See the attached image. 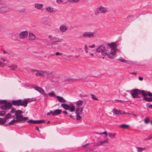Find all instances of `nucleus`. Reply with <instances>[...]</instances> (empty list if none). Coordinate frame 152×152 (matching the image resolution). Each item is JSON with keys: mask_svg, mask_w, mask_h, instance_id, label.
Listing matches in <instances>:
<instances>
[{"mask_svg": "<svg viewBox=\"0 0 152 152\" xmlns=\"http://www.w3.org/2000/svg\"><path fill=\"white\" fill-rule=\"evenodd\" d=\"M116 45L115 42L108 43L105 50L104 51L105 47L102 45L98 48L96 51L97 52H101L103 55L107 56L110 58L113 59L115 57L116 52L118 50L116 47Z\"/></svg>", "mask_w": 152, "mask_h": 152, "instance_id": "obj_1", "label": "nucleus"}, {"mask_svg": "<svg viewBox=\"0 0 152 152\" xmlns=\"http://www.w3.org/2000/svg\"><path fill=\"white\" fill-rule=\"evenodd\" d=\"M131 94L133 98H137L141 100L152 102V93L144 90L135 89L132 90Z\"/></svg>", "mask_w": 152, "mask_h": 152, "instance_id": "obj_2", "label": "nucleus"}, {"mask_svg": "<svg viewBox=\"0 0 152 152\" xmlns=\"http://www.w3.org/2000/svg\"><path fill=\"white\" fill-rule=\"evenodd\" d=\"M108 8L102 6H99L95 9L94 13L96 15L100 13L105 14L108 12Z\"/></svg>", "mask_w": 152, "mask_h": 152, "instance_id": "obj_3", "label": "nucleus"}, {"mask_svg": "<svg viewBox=\"0 0 152 152\" xmlns=\"http://www.w3.org/2000/svg\"><path fill=\"white\" fill-rule=\"evenodd\" d=\"M0 104H2L0 107V108L5 110L10 109L12 106V104L7 103V100H0Z\"/></svg>", "mask_w": 152, "mask_h": 152, "instance_id": "obj_4", "label": "nucleus"}, {"mask_svg": "<svg viewBox=\"0 0 152 152\" xmlns=\"http://www.w3.org/2000/svg\"><path fill=\"white\" fill-rule=\"evenodd\" d=\"M9 6L5 3H0V13L8 12L10 10Z\"/></svg>", "mask_w": 152, "mask_h": 152, "instance_id": "obj_5", "label": "nucleus"}, {"mask_svg": "<svg viewBox=\"0 0 152 152\" xmlns=\"http://www.w3.org/2000/svg\"><path fill=\"white\" fill-rule=\"evenodd\" d=\"M49 38H51L50 41H52L51 45L52 46L57 45L58 43L61 42L63 41V39L55 37H51L50 36H49Z\"/></svg>", "mask_w": 152, "mask_h": 152, "instance_id": "obj_6", "label": "nucleus"}, {"mask_svg": "<svg viewBox=\"0 0 152 152\" xmlns=\"http://www.w3.org/2000/svg\"><path fill=\"white\" fill-rule=\"evenodd\" d=\"M95 32L91 31H85L83 34V36L85 38H92L94 37Z\"/></svg>", "mask_w": 152, "mask_h": 152, "instance_id": "obj_7", "label": "nucleus"}, {"mask_svg": "<svg viewBox=\"0 0 152 152\" xmlns=\"http://www.w3.org/2000/svg\"><path fill=\"white\" fill-rule=\"evenodd\" d=\"M61 110L59 109H56L54 110V111H50V112L48 113H47V115H49L51 114L53 116L57 115L58 114H60L61 113Z\"/></svg>", "mask_w": 152, "mask_h": 152, "instance_id": "obj_8", "label": "nucleus"}, {"mask_svg": "<svg viewBox=\"0 0 152 152\" xmlns=\"http://www.w3.org/2000/svg\"><path fill=\"white\" fill-rule=\"evenodd\" d=\"M36 75L37 76H38L39 75H43L44 74L46 73L47 75L50 74H51V72H48L47 71H42L40 70H37L36 71Z\"/></svg>", "mask_w": 152, "mask_h": 152, "instance_id": "obj_9", "label": "nucleus"}, {"mask_svg": "<svg viewBox=\"0 0 152 152\" xmlns=\"http://www.w3.org/2000/svg\"><path fill=\"white\" fill-rule=\"evenodd\" d=\"M68 29V27L64 24L60 25L59 27V29L60 31L62 33H64Z\"/></svg>", "mask_w": 152, "mask_h": 152, "instance_id": "obj_10", "label": "nucleus"}, {"mask_svg": "<svg viewBox=\"0 0 152 152\" xmlns=\"http://www.w3.org/2000/svg\"><path fill=\"white\" fill-rule=\"evenodd\" d=\"M29 100L28 99H24L23 100L21 99V101L20 102V106H23L24 107L27 106V104Z\"/></svg>", "mask_w": 152, "mask_h": 152, "instance_id": "obj_11", "label": "nucleus"}, {"mask_svg": "<svg viewBox=\"0 0 152 152\" xmlns=\"http://www.w3.org/2000/svg\"><path fill=\"white\" fill-rule=\"evenodd\" d=\"M28 34V32L24 31L21 32L19 35V37L21 39H24L26 38Z\"/></svg>", "mask_w": 152, "mask_h": 152, "instance_id": "obj_12", "label": "nucleus"}, {"mask_svg": "<svg viewBox=\"0 0 152 152\" xmlns=\"http://www.w3.org/2000/svg\"><path fill=\"white\" fill-rule=\"evenodd\" d=\"M33 88L42 94H44L45 91L42 88L38 86H33Z\"/></svg>", "mask_w": 152, "mask_h": 152, "instance_id": "obj_13", "label": "nucleus"}, {"mask_svg": "<svg viewBox=\"0 0 152 152\" xmlns=\"http://www.w3.org/2000/svg\"><path fill=\"white\" fill-rule=\"evenodd\" d=\"M83 107H82L80 108L77 107L76 108L75 110V114H81L82 112Z\"/></svg>", "mask_w": 152, "mask_h": 152, "instance_id": "obj_14", "label": "nucleus"}, {"mask_svg": "<svg viewBox=\"0 0 152 152\" xmlns=\"http://www.w3.org/2000/svg\"><path fill=\"white\" fill-rule=\"evenodd\" d=\"M29 39L30 40H34L36 39V36L31 32L29 33Z\"/></svg>", "mask_w": 152, "mask_h": 152, "instance_id": "obj_15", "label": "nucleus"}, {"mask_svg": "<svg viewBox=\"0 0 152 152\" xmlns=\"http://www.w3.org/2000/svg\"><path fill=\"white\" fill-rule=\"evenodd\" d=\"M19 115V116L20 119L18 121V122H19V123H20L22 122L23 121H25L28 119V118L27 117H24L23 118V116L22 115Z\"/></svg>", "mask_w": 152, "mask_h": 152, "instance_id": "obj_16", "label": "nucleus"}, {"mask_svg": "<svg viewBox=\"0 0 152 152\" xmlns=\"http://www.w3.org/2000/svg\"><path fill=\"white\" fill-rule=\"evenodd\" d=\"M109 144V142L107 140H105L103 141H101L98 142V145H100L102 144H104V146H107Z\"/></svg>", "mask_w": 152, "mask_h": 152, "instance_id": "obj_17", "label": "nucleus"}, {"mask_svg": "<svg viewBox=\"0 0 152 152\" xmlns=\"http://www.w3.org/2000/svg\"><path fill=\"white\" fill-rule=\"evenodd\" d=\"M21 101V99H19L18 100H13L12 101V104L13 105H17L18 106H20V102Z\"/></svg>", "mask_w": 152, "mask_h": 152, "instance_id": "obj_18", "label": "nucleus"}, {"mask_svg": "<svg viewBox=\"0 0 152 152\" xmlns=\"http://www.w3.org/2000/svg\"><path fill=\"white\" fill-rule=\"evenodd\" d=\"M43 4L39 3H35L34 7L35 8L38 10H40L43 7Z\"/></svg>", "mask_w": 152, "mask_h": 152, "instance_id": "obj_19", "label": "nucleus"}, {"mask_svg": "<svg viewBox=\"0 0 152 152\" xmlns=\"http://www.w3.org/2000/svg\"><path fill=\"white\" fill-rule=\"evenodd\" d=\"M58 101L60 102H66V100L63 97L59 96H56Z\"/></svg>", "mask_w": 152, "mask_h": 152, "instance_id": "obj_20", "label": "nucleus"}, {"mask_svg": "<svg viewBox=\"0 0 152 152\" xmlns=\"http://www.w3.org/2000/svg\"><path fill=\"white\" fill-rule=\"evenodd\" d=\"M17 120H15V119H14L9 123L7 124H4V125L7 126L8 125H13L15 124L18 123V122H17Z\"/></svg>", "mask_w": 152, "mask_h": 152, "instance_id": "obj_21", "label": "nucleus"}, {"mask_svg": "<svg viewBox=\"0 0 152 152\" xmlns=\"http://www.w3.org/2000/svg\"><path fill=\"white\" fill-rule=\"evenodd\" d=\"M45 9L48 12H52L53 11V8L50 6H47L45 7Z\"/></svg>", "mask_w": 152, "mask_h": 152, "instance_id": "obj_22", "label": "nucleus"}, {"mask_svg": "<svg viewBox=\"0 0 152 152\" xmlns=\"http://www.w3.org/2000/svg\"><path fill=\"white\" fill-rule=\"evenodd\" d=\"M80 79H73L71 78H68L65 80V81L66 82H72L75 81L77 80H80Z\"/></svg>", "mask_w": 152, "mask_h": 152, "instance_id": "obj_23", "label": "nucleus"}, {"mask_svg": "<svg viewBox=\"0 0 152 152\" xmlns=\"http://www.w3.org/2000/svg\"><path fill=\"white\" fill-rule=\"evenodd\" d=\"M61 106L66 110H69L70 108V105L67 104H61Z\"/></svg>", "mask_w": 152, "mask_h": 152, "instance_id": "obj_24", "label": "nucleus"}, {"mask_svg": "<svg viewBox=\"0 0 152 152\" xmlns=\"http://www.w3.org/2000/svg\"><path fill=\"white\" fill-rule=\"evenodd\" d=\"M83 103V102L81 100H79L76 102V105L77 107H80L81 105H82Z\"/></svg>", "mask_w": 152, "mask_h": 152, "instance_id": "obj_25", "label": "nucleus"}, {"mask_svg": "<svg viewBox=\"0 0 152 152\" xmlns=\"http://www.w3.org/2000/svg\"><path fill=\"white\" fill-rule=\"evenodd\" d=\"M136 148H137V152H142L143 151L146 149L145 148H140L138 147H136Z\"/></svg>", "mask_w": 152, "mask_h": 152, "instance_id": "obj_26", "label": "nucleus"}, {"mask_svg": "<svg viewBox=\"0 0 152 152\" xmlns=\"http://www.w3.org/2000/svg\"><path fill=\"white\" fill-rule=\"evenodd\" d=\"M18 66L16 64H12L11 66H8V67L10 68L11 70H15V68H17Z\"/></svg>", "mask_w": 152, "mask_h": 152, "instance_id": "obj_27", "label": "nucleus"}, {"mask_svg": "<svg viewBox=\"0 0 152 152\" xmlns=\"http://www.w3.org/2000/svg\"><path fill=\"white\" fill-rule=\"evenodd\" d=\"M117 60H119L122 62L127 64H129V61H128L125 60L122 57L120 58H119Z\"/></svg>", "mask_w": 152, "mask_h": 152, "instance_id": "obj_28", "label": "nucleus"}, {"mask_svg": "<svg viewBox=\"0 0 152 152\" xmlns=\"http://www.w3.org/2000/svg\"><path fill=\"white\" fill-rule=\"evenodd\" d=\"M70 105H71L69 109V111L71 112H74L75 110V107L72 104H70Z\"/></svg>", "mask_w": 152, "mask_h": 152, "instance_id": "obj_29", "label": "nucleus"}, {"mask_svg": "<svg viewBox=\"0 0 152 152\" xmlns=\"http://www.w3.org/2000/svg\"><path fill=\"white\" fill-rule=\"evenodd\" d=\"M120 127L123 129H126V128H129V125L126 124H121L119 126Z\"/></svg>", "mask_w": 152, "mask_h": 152, "instance_id": "obj_30", "label": "nucleus"}, {"mask_svg": "<svg viewBox=\"0 0 152 152\" xmlns=\"http://www.w3.org/2000/svg\"><path fill=\"white\" fill-rule=\"evenodd\" d=\"M113 113L116 115L120 114V112L121 110H118L115 109H114L113 110Z\"/></svg>", "mask_w": 152, "mask_h": 152, "instance_id": "obj_31", "label": "nucleus"}, {"mask_svg": "<svg viewBox=\"0 0 152 152\" xmlns=\"http://www.w3.org/2000/svg\"><path fill=\"white\" fill-rule=\"evenodd\" d=\"M23 113V112L20 110H17L15 112V115H19L20 114H22Z\"/></svg>", "mask_w": 152, "mask_h": 152, "instance_id": "obj_32", "label": "nucleus"}, {"mask_svg": "<svg viewBox=\"0 0 152 152\" xmlns=\"http://www.w3.org/2000/svg\"><path fill=\"white\" fill-rule=\"evenodd\" d=\"M27 123H30V124H37V120L31 119L28 121Z\"/></svg>", "mask_w": 152, "mask_h": 152, "instance_id": "obj_33", "label": "nucleus"}, {"mask_svg": "<svg viewBox=\"0 0 152 152\" xmlns=\"http://www.w3.org/2000/svg\"><path fill=\"white\" fill-rule=\"evenodd\" d=\"M6 121L5 119L0 118V124L2 125L4 124Z\"/></svg>", "mask_w": 152, "mask_h": 152, "instance_id": "obj_34", "label": "nucleus"}, {"mask_svg": "<svg viewBox=\"0 0 152 152\" xmlns=\"http://www.w3.org/2000/svg\"><path fill=\"white\" fill-rule=\"evenodd\" d=\"M116 135V134L115 133H114V134H112V133H109V137H110V138H113L114 137H115V135Z\"/></svg>", "mask_w": 152, "mask_h": 152, "instance_id": "obj_35", "label": "nucleus"}, {"mask_svg": "<svg viewBox=\"0 0 152 152\" xmlns=\"http://www.w3.org/2000/svg\"><path fill=\"white\" fill-rule=\"evenodd\" d=\"M91 96V99L94 100H98V99L96 97L95 95L94 94H90Z\"/></svg>", "mask_w": 152, "mask_h": 152, "instance_id": "obj_36", "label": "nucleus"}, {"mask_svg": "<svg viewBox=\"0 0 152 152\" xmlns=\"http://www.w3.org/2000/svg\"><path fill=\"white\" fill-rule=\"evenodd\" d=\"M76 114V119L77 120H79L81 119V117L80 115L81 114Z\"/></svg>", "mask_w": 152, "mask_h": 152, "instance_id": "obj_37", "label": "nucleus"}, {"mask_svg": "<svg viewBox=\"0 0 152 152\" xmlns=\"http://www.w3.org/2000/svg\"><path fill=\"white\" fill-rule=\"evenodd\" d=\"M11 114L8 113L5 116V119H8L11 117Z\"/></svg>", "mask_w": 152, "mask_h": 152, "instance_id": "obj_38", "label": "nucleus"}, {"mask_svg": "<svg viewBox=\"0 0 152 152\" xmlns=\"http://www.w3.org/2000/svg\"><path fill=\"white\" fill-rule=\"evenodd\" d=\"M45 121L43 120H37V124H39L45 122Z\"/></svg>", "mask_w": 152, "mask_h": 152, "instance_id": "obj_39", "label": "nucleus"}, {"mask_svg": "<svg viewBox=\"0 0 152 152\" xmlns=\"http://www.w3.org/2000/svg\"><path fill=\"white\" fill-rule=\"evenodd\" d=\"M48 95L50 96H56L55 93L53 92V91H52L50 93H49L48 94Z\"/></svg>", "mask_w": 152, "mask_h": 152, "instance_id": "obj_40", "label": "nucleus"}, {"mask_svg": "<svg viewBox=\"0 0 152 152\" xmlns=\"http://www.w3.org/2000/svg\"><path fill=\"white\" fill-rule=\"evenodd\" d=\"M6 112L4 111H0V115L3 116L5 114Z\"/></svg>", "mask_w": 152, "mask_h": 152, "instance_id": "obj_41", "label": "nucleus"}, {"mask_svg": "<svg viewBox=\"0 0 152 152\" xmlns=\"http://www.w3.org/2000/svg\"><path fill=\"white\" fill-rule=\"evenodd\" d=\"M42 94L44 96V97H45V99H46L48 98V94L45 93V92H44V94Z\"/></svg>", "mask_w": 152, "mask_h": 152, "instance_id": "obj_42", "label": "nucleus"}, {"mask_svg": "<svg viewBox=\"0 0 152 152\" xmlns=\"http://www.w3.org/2000/svg\"><path fill=\"white\" fill-rule=\"evenodd\" d=\"M144 121L145 124L148 123L149 121V119L148 118H145L144 120Z\"/></svg>", "mask_w": 152, "mask_h": 152, "instance_id": "obj_43", "label": "nucleus"}, {"mask_svg": "<svg viewBox=\"0 0 152 152\" xmlns=\"http://www.w3.org/2000/svg\"><path fill=\"white\" fill-rule=\"evenodd\" d=\"M79 0H69V1L70 2L75 3L78 1Z\"/></svg>", "mask_w": 152, "mask_h": 152, "instance_id": "obj_44", "label": "nucleus"}, {"mask_svg": "<svg viewBox=\"0 0 152 152\" xmlns=\"http://www.w3.org/2000/svg\"><path fill=\"white\" fill-rule=\"evenodd\" d=\"M6 65V64L3 62L0 61V66L3 67Z\"/></svg>", "mask_w": 152, "mask_h": 152, "instance_id": "obj_45", "label": "nucleus"}, {"mask_svg": "<svg viewBox=\"0 0 152 152\" xmlns=\"http://www.w3.org/2000/svg\"><path fill=\"white\" fill-rule=\"evenodd\" d=\"M146 106L147 107H149V108H152V104L149 105L148 103L146 105Z\"/></svg>", "mask_w": 152, "mask_h": 152, "instance_id": "obj_46", "label": "nucleus"}, {"mask_svg": "<svg viewBox=\"0 0 152 152\" xmlns=\"http://www.w3.org/2000/svg\"><path fill=\"white\" fill-rule=\"evenodd\" d=\"M84 49H85V50L86 52V53H88V49L87 45H85Z\"/></svg>", "mask_w": 152, "mask_h": 152, "instance_id": "obj_47", "label": "nucleus"}, {"mask_svg": "<svg viewBox=\"0 0 152 152\" xmlns=\"http://www.w3.org/2000/svg\"><path fill=\"white\" fill-rule=\"evenodd\" d=\"M16 111V110H15V108H12L10 112L12 113H15Z\"/></svg>", "mask_w": 152, "mask_h": 152, "instance_id": "obj_48", "label": "nucleus"}, {"mask_svg": "<svg viewBox=\"0 0 152 152\" xmlns=\"http://www.w3.org/2000/svg\"><path fill=\"white\" fill-rule=\"evenodd\" d=\"M16 116L15 118L16 119V120H17V122L18 123V121L19 119H20V117H19V115H16Z\"/></svg>", "mask_w": 152, "mask_h": 152, "instance_id": "obj_49", "label": "nucleus"}, {"mask_svg": "<svg viewBox=\"0 0 152 152\" xmlns=\"http://www.w3.org/2000/svg\"><path fill=\"white\" fill-rule=\"evenodd\" d=\"M56 2L58 4H60L61 3L63 2V1L62 0H56Z\"/></svg>", "mask_w": 152, "mask_h": 152, "instance_id": "obj_50", "label": "nucleus"}, {"mask_svg": "<svg viewBox=\"0 0 152 152\" xmlns=\"http://www.w3.org/2000/svg\"><path fill=\"white\" fill-rule=\"evenodd\" d=\"M55 82L53 80H50L49 82V84H48V85L50 84V85H54V83Z\"/></svg>", "mask_w": 152, "mask_h": 152, "instance_id": "obj_51", "label": "nucleus"}, {"mask_svg": "<svg viewBox=\"0 0 152 152\" xmlns=\"http://www.w3.org/2000/svg\"><path fill=\"white\" fill-rule=\"evenodd\" d=\"M101 134H104L105 136L107 137L108 136V134L107 133V132L104 131V132L101 133Z\"/></svg>", "mask_w": 152, "mask_h": 152, "instance_id": "obj_52", "label": "nucleus"}, {"mask_svg": "<svg viewBox=\"0 0 152 152\" xmlns=\"http://www.w3.org/2000/svg\"><path fill=\"white\" fill-rule=\"evenodd\" d=\"M67 116H69L70 117L74 119V116H73L71 114H70L69 113L67 115Z\"/></svg>", "mask_w": 152, "mask_h": 152, "instance_id": "obj_53", "label": "nucleus"}, {"mask_svg": "<svg viewBox=\"0 0 152 152\" xmlns=\"http://www.w3.org/2000/svg\"><path fill=\"white\" fill-rule=\"evenodd\" d=\"M26 10V9L25 8H23L21 9L20 10V12H23L25 11Z\"/></svg>", "mask_w": 152, "mask_h": 152, "instance_id": "obj_54", "label": "nucleus"}, {"mask_svg": "<svg viewBox=\"0 0 152 152\" xmlns=\"http://www.w3.org/2000/svg\"><path fill=\"white\" fill-rule=\"evenodd\" d=\"M95 47V45L94 44H93L92 45L89 46V47L91 48H94Z\"/></svg>", "mask_w": 152, "mask_h": 152, "instance_id": "obj_55", "label": "nucleus"}, {"mask_svg": "<svg viewBox=\"0 0 152 152\" xmlns=\"http://www.w3.org/2000/svg\"><path fill=\"white\" fill-rule=\"evenodd\" d=\"M151 139L152 140V137H149L148 138L146 139L145 140H148Z\"/></svg>", "mask_w": 152, "mask_h": 152, "instance_id": "obj_56", "label": "nucleus"}, {"mask_svg": "<svg viewBox=\"0 0 152 152\" xmlns=\"http://www.w3.org/2000/svg\"><path fill=\"white\" fill-rule=\"evenodd\" d=\"M63 113L65 114H69V113L66 111H63Z\"/></svg>", "mask_w": 152, "mask_h": 152, "instance_id": "obj_57", "label": "nucleus"}, {"mask_svg": "<svg viewBox=\"0 0 152 152\" xmlns=\"http://www.w3.org/2000/svg\"><path fill=\"white\" fill-rule=\"evenodd\" d=\"M139 80H140L142 81L143 80V78L142 77H139Z\"/></svg>", "mask_w": 152, "mask_h": 152, "instance_id": "obj_58", "label": "nucleus"}, {"mask_svg": "<svg viewBox=\"0 0 152 152\" xmlns=\"http://www.w3.org/2000/svg\"><path fill=\"white\" fill-rule=\"evenodd\" d=\"M62 54V53H60L58 52H57L56 53V55L57 56H58L59 54Z\"/></svg>", "mask_w": 152, "mask_h": 152, "instance_id": "obj_59", "label": "nucleus"}, {"mask_svg": "<svg viewBox=\"0 0 152 152\" xmlns=\"http://www.w3.org/2000/svg\"><path fill=\"white\" fill-rule=\"evenodd\" d=\"M3 52L4 53H7L8 54H10L9 53H8L5 50H3Z\"/></svg>", "mask_w": 152, "mask_h": 152, "instance_id": "obj_60", "label": "nucleus"}, {"mask_svg": "<svg viewBox=\"0 0 152 152\" xmlns=\"http://www.w3.org/2000/svg\"><path fill=\"white\" fill-rule=\"evenodd\" d=\"M89 145V143H87V144H86L85 145H83L82 146H83V147H86V146L88 145Z\"/></svg>", "mask_w": 152, "mask_h": 152, "instance_id": "obj_61", "label": "nucleus"}, {"mask_svg": "<svg viewBox=\"0 0 152 152\" xmlns=\"http://www.w3.org/2000/svg\"><path fill=\"white\" fill-rule=\"evenodd\" d=\"M125 114V112H122L121 111V112H120V114Z\"/></svg>", "mask_w": 152, "mask_h": 152, "instance_id": "obj_62", "label": "nucleus"}, {"mask_svg": "<svg viewBox=\"0 0 152 152\" xmlns=\"http://www.w3.org/2000/svg\"><path fill=\"white\" fill-rule=\"evenodd\" d=\"M1 59L3 61H6V60H5V59L3 58H1Z\"/></svg>", "mask_w": 152, "mask_h": 152, "instance_id": "obj_63", "label": "nucleus"}, {"mask_svg": "<svg viewBox=\"0 0 152 152\" xmlns=\"http://www.w3.org/2000/svg\"><path fill=\"white\" fill-rule=\"evenodd\" d=\"M37 70L33 69H32L31 71L32 72H36Z\"/></svg>", "mask_w": 152, "mask_h": 152, "instance_id": "obj_64", "label": "nucleus"}]
</instances>
